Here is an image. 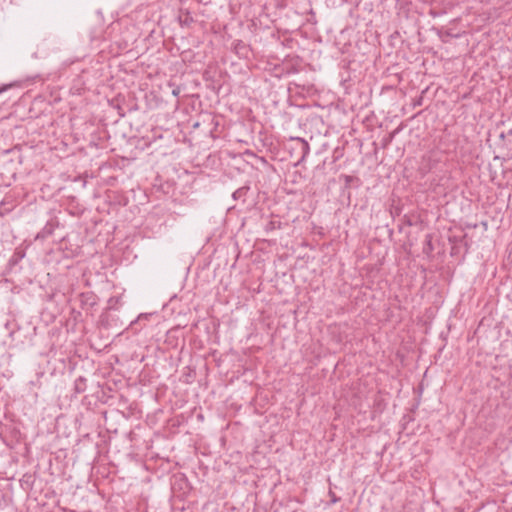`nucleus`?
Masks as SVG:
<instances>
[{
    "mask_svg": "<svg viewBox=\"0 0 512 512\" xmlns=\"http://www.w3.org/2000/svg\"><path fill=\"white\" fill-rule=\"evenodd\" d=\"M292 140L296 142V145L298 146V148L301 151V157H300L299 161H303L305 159V157L309 154V151H310L308 142L305 141L304 139L298 138V137L294 138Z\"/></svg>",
    "mask_w": 512,
    "mask_h": 512,
    "instance_id": "1",
    "label": "nucleus"
},
{
    "mask_svg": "<svg viewBox=\"0 0 512 512\" xmlns=\"http://www.w3.org/2000/svg\"><path fill=\"white\" fill-rule=\"evenodd\" d=\"M57 225L53 221H49L46 223V225L42 228L40 232L37 233L36 239H45L48 236H50Z\"/></svg>",
    "mask_w": 512,
    "mask_h": 512,
    "instance_id": "2",
    "label": "nucleus"
},
{
    "mask_svg": "<svg viewBox=\"0 0 512 512\" xmlns=\"http://www.w3.org/2000/svg\"><path fill=\"white\" fill-rule=\"evenodd\" d=\"M233 50L237 55L247 56L248 46L242 40H236L233 43Z\"/></svg>",
    "mask_w": 512,
    "mask_h": 512,
    "instance_id": "3",
    "label": "nucleus"
},
{
    "mask_svg": "<svg viewBox=\"0 0 512 512\" xmlns=\"http://www.w3.org/2000/svg\"><path fill=\"white\" fill-rule=\"evenodd\" d=\"M249 190H250L249 186H242V187H240L239 189H237L233 193V195H232L233 199L234 200H242L244 202L245 201V196L247 195Z\"/></svg>",
    "mask_w": 512,
    "mask_h": 512,
    "instance_id": "4",
    "label": "nucleus"
},
{
    "mask_svg": "<svg viewBox=\"0 0 512 512\" xmlns=\"http://www.w3.org/2000/svg\"><path fill=\"white\" fill-rule=\"evenodd\" d=\"M281 221L277 217H272L265 226V231L270 232L281 228Z\"/></svg>",
    "mask_w": 512,
    "mask_h": 512,
    "instance_id": "5",
    "label": "nucleus"
},
{
    "mask_svg": "<svg viewBox=\"0 0 512 512\" xmlns=\"http://www.w3.org/2000/svg\"><path fill=\"white\" fill-rule=\"evenodd\" d=\"M85 388H86V379L84 377L77 378L75 381V391L77 393H82V392H84Z\"/></svg>",
    "mask_w": 512,
    "mask_h": 512,
    "instance_id": "6",
    "label": "nucleus"
},
{
    "mask_svg": "<svg viewBox=\"0 0 512 512\" xmlns=\"http://www.w3.org/2000/svg\"><path fill=\"white\" fill-rule=\"evenodd\" d=\"M434 247L432 245V236L431 234H427L425 237V245L423 248V252L426 254H430L433 251Z\"/></svg>",
    "mask_w": 512,
    "mask_h": 512,
    "instance_id": "7",
    "label": "nucleus"
},
{
    "mask_svg": "<svg viewBox=\"0 0 512 512\" xmlns=\"http://www.w3.org/2000/svg\"><path fill=\"white\" fill-rule=\"evenodd\" d=\"M342 177L345 181V189L349 188L352 182H354V181L359 182V178H357L355 176L343 175Z\"/></svg>",
    "mask_w": 512,
    "mask_h": 512,
    "instance_id": "8",
    "label": "nucleus"
},
{
    "mask_svg": "<svg viewBox=\"0 0 512 512\" xmlns=\"http://www.w3.org/2000/svg\"><path fill=\"white\" fill-rule=\"evenodd\" d=\"M151 315H152V314H140V315L138 316V318L136 319V321H134V322H132V323H131V326H134V325H136V324H139V323H140L141 321H143V320H147V319H148V317H150Z\"/></svg>",
    "mask_w": 512,
    "mask_h": 512,
    "instance_id": "9",
    "label": "nucleus"
},
{
    "mask_svg": "<svg viewBox=\"0 0 512 512\" xmlns=\"http://www.w3.org/2000/svg\"><path fill=\"white\" fill-rule=\"evenodd\" d=\"M425 91L422 92V94L418 97H416L414 100H413V107H418V106H421L423 104V94H424Z\"/></svg>",
    "mask_w": 512,
    "mask_h": 512,
    "instance_id": "10",
    "label": "nucleus"
},
{
    "mask_svg": "<svg viewBox=\"0 0 512 512\" xmlns=\"http://www.w3.org/2000/svg\"><path fill=\"white\" fill-rule=\"evenodd\" d=\"M328 494L330 496L331 503L334 504L339 501V498L336 496V494L332 490H329Z\"/></svg>",
    "mask_w": 512,
    "mask_h": 512,
    "instance_id": "11",
    "label": "nucleus"
},
{
    "mask_svg": "<svg viewBox=\"0 0 512 512\" xmlns=\"http://www.w3.org/2000/svg\"><path fill=\"white\" fill-rule=\"evenodd\" d=\"M23 256H24V254L15 253V254L13 255L12 259H11V262L16 263V262H17V260H18L19 258L23 257Z\"/></svg>",
    "mask_w": 512,
    "mask_h": 512,
    "instance_id": "12",
    "label": "nucleus"
},
{
    "mask_svg": "<svg viewBox=\"0 0 512 512\" xmlns=\"http://www.w3.org/2000/svg\"><path fill=\"white\" fill-rule=\"evenodd\" d=\"M510 135H512V128H511V129H509L507 132H504V131H503V132H501L500 137H501V138H504V137H506V136H510Z\"/></svg>",
    "mask_w": 512,
    "mask_h": 512,
    "instance_id": "13",
    "label": "nucleus"
},
{
    "mask_svg": "<svg viewBox=\"0 0 512 512\" xmlns=\"http://www.w3.org/2000/svg\"><path fill=\"white\" fill-rule=\"evenodd\" d=\"M10 86H3L0 88V94L4 91H6Z\"/></svg>",
    "mask_w": 512,
    "mask_h": 512,
    "instance_id": "14",
    "label": "nucleus"
},
{
    "mask_svg": "<svg viewBox=\"0 0 512 512\" xmlns=\"http://www.w3.org/2000/svg\"><path fill=\"white\" fill-rule=\"evenodd\" d=\"M118 110H119V116L124 117L125 113L122 111V109L120 107H118Z\"/></svg>",
    "mask_w": 512,
    "mask_h": 512,
    "instance_id": "15",
    "label": "nucleus"
},
{
    "mask_svg": "<svg viewBox=\"0 0 512 512\" xmlns=\"http://www.w3.org/2000/svg\"><path fill=\"white\" fill-rule=\"evenodd\" d=\"M406 224H407V225H409V226H412V225H413V223L411 222V220H410V219H408V220L406 221Z\"/></svg>",
    "mask_w": 512,
    "mask_h": 512,
    "instance_id": "16",
    "label": "nucleus"
}]
</instances>
